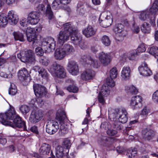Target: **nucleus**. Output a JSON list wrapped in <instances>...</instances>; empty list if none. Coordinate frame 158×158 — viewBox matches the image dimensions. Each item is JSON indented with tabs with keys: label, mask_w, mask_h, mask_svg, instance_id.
<instances>
[{
	"label": "nucleus",
	"mask_w": 158,
	"mask_h": 158,
	"mask_svg": "<svg viewBox=\"0 0 158 158\" xmlns=\"http://www.w3.org/2000/svg\"><path fill=\"white\" fill-rule=\"evenodd\" d=\"M158 10V0H156L149 10L150 12L154 14Z\"/></svg>",
	"instance_id": "ea45409f"
},
{
	"label": "nucleus",
	"mask_w": 158,
	"mask_h": 158,
	"mask_svg": "<svg viewBox=\"0 0 158 158\" xmlns=\"http://www.w3.org/2000/svg\"><path fill=\"white\" fill-rule=\"evenodd\" d=\"M137 52L138 53L143 52L146 50V48L145 47V44H141L138 47L137 49Z\"/></svg>",
	"instance_id": "bf43d9fd"
},
{
	"label": "nucleus",
	"mask_w": 158,
	"mask_h": 158,
	"mask_svg": "<svg viewBox=\"0 0 158 158\" xmlns=\"http://www.w3.org/2000/svg\"><path fill=\"white\" fill-rule=\"evenodd\" d=\"M137 54L138 53L137 51L134 50L129 54L128 56V58L130 60H134Z\"/></svg>",
	"instance_id": "052dcab7"
},
{
	"label": "nucleus",
	"mask_w": 158,
	"mask_h": 158,
	"mask_svg": "<svg viewBox=\"0 0 158 158\" xmlns=\"http://www.w3.org/2000/svg\"><path fill=\"white\" fill-rule=\"evenodd\" d=\"M46 15L50 20L52 19L53 17V12L52 10L50 5L49 4H48L47 6Z\"/></svg>",
	"instance_id": "58836bf2"
},
{
	"label": "nucleus",
	"mask_w": 158,
	"mask_h": 158,
	"mask_svg": "<svg viewBox=\"0 0 158 158\" xmlns=\"http://www.w3.org/2000/svg\"><path fill=\"white\" fill-rule=\"evenodd\" d=\"M64 31L69 32L71 34V39L72 40H75L76 43H78L81 40V37L78 34V31L69 22L63 24L62 27Z\"/></svg>",
	"instance_id": "f03ea898"
},
{
	"label": "nucleus",
	"mask_w": 158,
	"mask_h": 158,
	"mask_svg": "<svg viewBox=\"0 0 158 158\" xmlns=\"http://www.w3.org/2000/svg\"><path fill=\"white\" fill-rule=\"evenodd\" d=\"M35 53L38 56H42L44 53L42 48L40 47H37L35 49Z\"/></svg>",
	"instance_id": "4d7b16f0"
},
{
	"label": "nucleus",
	"mask_w": 158,
	"mask_h": 158,
	"mask_svg": "<svg viewBox=\"0 0 158 158\" xmlns=\"http://www.w3.org/2000/svg\"><path fill=\"white\" fill-rule=\"evenodd\" d=\"M113 78L109 77L107 78L106 82L108 86L111 87H114L115 85V83L113 80Z\"/></svg>",
	"instance_id": "864d4df0"
},
{
	"label": "nucleus",
	"mask_w": 158,
	"mask_h": 158,
	"mask_svg": "<svg viewBox=\"0 0 158 158\" xmlns=\"http://www.w3.org/2000/svg\"><path fill=\"white\" fill-rule=\"evenodd\" d=\"M39 61L41 64L45 66H47L50 62L48 58L44 56L40 57Z\"/></svg>",
	"instance_id": "a18cd8bd"
},
{
	"label": "nucleus",
	"mask_w": 158,
	"mask_h": 158,
	"mask_svg": "<svg viewBox=\"0 0 158 158\" xmlns=\"http://www.w3.org/2000/svg\"><path fill=\"white\" fill-rule=\"evenodd\" d=\"M56 157L57 158H62L64 154V148L62 147L59 146L56 148Z\"/></svg>",
	"instance_id": "2f4dec72"
},
{
	"label": "nucleus",
	"mask_w": 158,
	"mask_h": 158,
	"mask_svg": "<svg viewBox=\"0 0 158 158\" xmlns=\"http://www.w3.org/2000/svg\"><path fill=\"white\" fill-rule=\"evenodd\" d=\"M142 136L145 141L158 142V134H156L155 131L148 127L142 130Z\"/></svg>",
	"instance_id": "20e7f679"
},
{
	"label": "nucleus",
	"mask_w": 158,
	"mask_h": 158,
	"mask_svg": "<svg viewBox=\"0 0 158 158\" xmlns=\"http://www.w3.org/2000/svg\"><path fill=\"white\" fill-rule=\"evenodd\" d=\"M18 76L19 78L21 81L27 82L30 80V78L28 72L25 68H23L19 71Z\"/></svg>",
	"instance_id": "aec40b11"
},
{
	"label": "nucleus",
	"mask_w": 158,
	"mask_h": 158,
	"mask_svg": "<svg viewBox=\"0 0 158 158\" xmlns=\"http://www.w3.org/2000/svg\"><path fill=\"white\" fill-rule=\"evenodd\" d=\"M58 122L55 120L48 121L46 125V131L50 135L55 133L59 128Z\"/></svg>",
	"instance_id": "9b49d317"
},
{
	"label": "nucleus",
	"mask_w": 158,
	"mask_h": 158,
	"mask_svg": "<svg viewBox=\"0 0 158 158\" xmlns=\"http://www.w3.org/2000/svg\"><path fill=\"white\" fill-rule=\"evenodd\" d=\"M110 92L107 85H104L102 86L98 96V99L100 103L102 104H104L105 100L104 97L108 96L110 93Z\"/></svg>",
	"instance_id": "ddd939ff"
},
{
	"label": "nucleus",
	"mask_w": 158,
	"mask_h": 158,
	"mask_svg": "<svg viewBox=\"0 0 158 158\" xmlns=\"http://www.w3.org/2000/svg\"><path fill=\"white\" fill-rule=\"evenodd\" d=\"M2 124L5 125H9L13 128L23 127L24 130H26V126L25 122L22 120V118L18 115H17L13 119V122L4 121L2 122Z\"/></svg>",
	"instance_id": "6e6552de"
},
{
	"label": "nucleus",
	"mask_w": 158,
	"mask_h": 158,
	"mask_svg": "<svg viewBox=\"0 0 158 158\" xmlns=\"http://www.w3.org/2000/svg\"><path fill=\"white\" fill-rule=\"evenodd\" d=\"M148 51L149 53L154 56L155 57L156 56H158V47L153 46L149 47L148 48Z\"/></svg>",
	"instance_id": "c9c22d12"
},
{
	"label": "nucleus",
	"mask_w": 158,
	"mask_h": 158,
	"mask_svg": "<svg viewBox=\"0 0 158 158\" xmlns=\"http://www.w3.org/2000/svg\"><path fill=\"white\" fill-rule=\"evenodd\" d=\"M17 57L24 63L34 64L36 60L34 52L31 50L20 52L17 54Z\"/></svg>",
	"instance_id": "7ed1b4c3"
},
{
	"label": "nucleus",
	"mask_w": 158,
	"mask_h": 158,
	"mask_svg": "<svg viewBox=\"0 0 158 158\" xmlns=\"http://www.w3.org/2000/svg\"><path fill=\"white\" fill-rule=\"evenodd\" d=\"M7 17L8 22L11 24H16L19 21L18 16L15 14L14 11L13 10H11L8 12Z\"/></svg>",
	"instance_id": "b1692460"
},
{
	"label": "nucleus",
	"mask_w": 158,
	"mask_h": 158,
	"mask_svg": "<svg viewBox=\"0 0 158 158\" xmlns=\"http://www.w3.org/2000/svg\"><path fill=\"white\" fill-rule=\"evenodd\" d=\"M140 74L144 76H150L152 75V71L148 67L147 63L144 62L138 68Z\"/></svg>",
	"instance_id": "a211bd4d"
},
{
	"label": "nucleus",
	"mask_w": 158,
	"mask_h": 158,
	"mask_svg": "<svg viewBox=\"0 0 158 158\" xmlns=\"http://www.w3.org/2000/svg\"><path fill=\"white\" fill-rule=\"evenodd\" d=\"M149 12L147 11L141 12L139 16V19L142 20L144 21L149 17Z\"/></svg>",
	"instance_id": "3c124183"
},
{
	"label": "nucleus",
	"mask_w": 158,
	"mask_h": 158,
	"mask_svg": "<svg viewBox=\"0 0 158 158\" xmlns=\"http://www.w3.org/2000/svg\"><path fill=\"white\" fill-rule=\"evenodd\" d=\"M112 139L111 138L105 136H101L98 139V143L101 145L108 147L111 144Z\"/></svg>",
	"instance_id": "5701e85b"
},
{
	"label": "nucleus",
	"mask_w": 158,
	"mask_h": 158,
	"mask_svg": "<svg viewBox=\"0 0 158 158\" xmlns=\"http://www.w3.org/2000/svg\"><path fill=\"white\" fill-rule=\"evenodd\" d=\"M111 56L110 54L106 53L103 52L100 53L99 58L101 63L104 65H107L110 63Z\"/></svg>",
	"instance_id": "4be33fe9"
},
{
	"label": "nucleus",
	"mask_w": 158,
	"mask_h": 158,
	"mask_svg": "<svg viewBox=\"0 0 158 158\" xmlns=\"http://www.w3.org/2000/svg\"><path fill=\"white\" fill-rule=\"evenodd\" d=\"M149 112V110L147 109V107H144L142 110L141 115L143 116L144 119H146L148 115V113Z\"/></svg>",
	"instance_id": "13d9d810"
},
{
	"label": "nucleus",
	"mask_w": 158,
	"mask_h": 158,
	"mask_svg": "<svg viewBox=\"0 0 158 158\" xmlns=\"http://www.w3.org/2000/svg\"><path fill=\"white\" fill-rule=\"evenodd\" d=\"M17 115L14 109H10L5 113L0 114V122L2 124V122H9L8 120H13Z\"/></svg>",
	"instance_id": "9d476101"
},
{
	"label": "nucleus",
	"mask_w": 158,
	"mask_h": 158,
	"mask_svg": "<svg viewBox=\"0 0 158 158\" xmlns=\"http://www.w3.org/2000/svg\"><path fill=\"white\" fill-rule=\"evenodd\" d=\"M42 117V113L41 110H33L30 114L29 120L31 123H35L40 120Z\"/></svg>",
	"instance_id": "2eb2a0df"
},
{
	"label": "nucleus",
	"mask_w": 158,
	"mask_h": 158,
	"mask_svg": "<svg viewBox=\"0 0 158 158\" xmlns=\"http://www.w3.org/2000/svg\"><path fill=\"white\" fill-rule=\"evenodd\" d=\"M152 99L154 102H158V90H156L153 94Z\"/></svg>",
	"instance_id": "69168bd1"
},
{
	"label": "nucleus",
	"mask_w": 158,
	"mask_h": 158,
	"mask_svg": "<svg viewBox=\"0 0 158 158\" xmlns=\"http://www.w3.org/2000/svg\"><path fill=\"white\" fill-rule=\"evenodd\" d=\"M127 112L125 109H122L121 111L118 109H116L112 114L109 115L110 117H113V118L118 119V121L121 123H125L127 120Z\"/></svg>",
	"instance_id": "39448f33"
},
{
	"label": "nucleus",
	"mask_w": 158,
	"mask_h": 158,
	"mask_svg": "<svg viewBox=\"0 0 158 158\" xmlns=\"http://www.w3.org/2000/svg\"><path fill=\"white\" fill-rule=\"evenodd\" d=\"M27 40L29 42H32L33 44L35 43L36 40V33H33L31 34H28L27 35Z\"/></svg>",
	"instance_id": "c03bdc74"
},
{
	"label": "nucleus",
	"mask_w": 158,
	"mask_h": 158,
	"mask_svg": "<svg viewBox=\"0 0 158 158\" xmlns=\"http://www.w3.org/2000/svg\"><path fill=\"white\" fill-rule=\"evenodd\" d=\"M125 34L123 33H117L115 39L117 42H121L122 41L124 37L125 36Z\"/></svg>",
	"instance_id": "09e8293b"
},
{
	"label": "nucleus",
	"mask_w": 158,
	"mask_h": 158,
	"mask_svg": "<svg viewBox=\"0 0 158 158\" xmlns=\"http://www.w3.org/2000/svg\"><path fill=\"white\" fill-rule=\"evenodd\" d=\"M10 83V87L9 89V94L11 95H14L17 92L16 86L14 83Z\"/></svg>",
	"instance_id": "a19ab883"
},
{
	"label": "nucleus",
	"mask_w": 158,
	"mask_h": 158,
	"mask_svg": "<svg viewBox=\"0 0 158 158\" xmlns=\"http://www.w3.org/2000/svg\"><path fill=\"white\" fill-rule=\"evenodd\" d=\"M36 33L35 30L34 28H31L30 27H27L26 30V35L28 34H31L32 33Z\"/></svg>",
	"instance_id": "0e129e2a"
},
{
	"label": "nucleus",
	"mask_w": 158,
	"mask_h": 158,
	"mask_svg": "<svg viewBox=\"0 0 158 158\" xmlns=\"http://www.w3.org/2000/svg\"><path fill=\"white\" fill-rule=\"evenodd\" d=\"M13 35L15 40H19L21 42H24L25 39L24 38L23 34L19 31H14Z\"/></svg>",
	"instance_id": "7c9ffc66"
},
{
	"label": "nucleus",
	"mask_w": 158,
	"mask_h": 158,
	"mask_svg": "<svg viewBox=\"0 0 158 158\" xmlns=\"http://www.w3.org/2000/svg\"><path fill=\"white\" fill-rule=\"evenodd\" d=\"M99 23L100 25L103 27H106L110 26L112 22L111 17L110 15H107L104 20H100L99 18Z\"/></svg>",
	"instance_id": "bb28decb"
},
{
	"label": "nucleus",
	"mask_w": 158,
	"mask_h": 158,
	"mask_svg": "<svg viewBox=\"0 0 158 158\" xmlns=\"http://www.w3.org/2000/svg\"><path fill=\"white\" fill-rule=\"evenodd\" d=\"M125 90L126 92L133 95L137 94L138 91L136 88L133 85L130 86H126L125 87Z\"/></svg>",
	"instance_id": "f704fd0d"
},
{
	"label": "nucleus",
	"mask_w": 158,
	"mask_h": 158,
	"mask_svg": "<svg viewBox=\"0 0 158 158\" xmlns=\"http://www.w3.org/2000/svg\"><path fill=\"white\" fill-rule=\"evenodd\" d=\"M61 48L65 53L66 55L72 54L75 51L73 47L67 44L61 45Z\"/></svg>",
	"instance_id": "c85d7f7f"
},
{
	"label": "nucleus",
	"mask_w": 158,
	"mask_h": 158,
	"mask_svg": "<svg viewBox=\"0 0 158 158\" xmlns=\"http://www.w3.org/2000/svg\"><path fill=\"white\" fill-rule=\"evenodd\" d=\"M70 36L71 34H69V32L61 31L57 36V43L60 45V46L63 45L69 40Z\"/></svg>",
	"instance_id": "dca6fc26"
},
{
	"label": "nucleus",
	"mask_w": 158,
	"mask_h": 158,
	"mask_svg": "<svg viewBox=\"0 0 158 158\" xmlns=\"http://www.w3.org/2000/svg\"><path fill=\"white\" fill-rule=\"evenodd\" d=\"M82 32L86 37L88 38L94 35L96 33V31L91 26L89 25L83 30Z\"/></svg>",
	"instance_id": "a878e982"
},
{
	"label": "nucleus",
	"mask_w": 158,
	"mask_h": 158,
	"mask_svg": "<svg viewBox=\"0 0 158 158\" xmlns=\"http://www.w3.org/2000/svg\"><path fill=\"white\" fill-rule=\"evenodd\" d=\"M121 123V122L118 121H114L113 124V127L117 130L122 129L123 128V126Z\"/></svg>",
	"instance_id": "603ef678"
},
{
	"label": "nucleus",
	"mask_w": 158,
	"mask_h": 158,
	"mask_svg": "<svg viewBox=\"0 0 158 158\" xmlns=\"http://www.w3.org/2000/svg\"><path fill=\"white\" fill-rule=\"evenodd\" d=\"M71 0H54L53 2L52 6L55 9H58L61 8L68 12L71 11V9L66 5L69 3Z\"/></svg>",
	"instance_id": "1a4fd4ad"
},
{
	"label": "nucleus",
	"mask_w": 158,
	"mask_h": 158,
	"mask_svg": "<svg viewBox=\"0 0 158 158\" xmlns=\"http://www.w3.org/2000/svg\"><path fill=\"white\" fill-rule=\"evenodd\" d=\"M20 24L23 27H27L28 23V19L27 20L26 19H22L19 22Z\"/></svg>",
	"instance_id": "338daca9"
},
{
	"label": "nucleus",
	"mask_w": 158,
	"mask_h": 158,
	"mask_svg": "<svg viewBox=\"0 0 158 158\" xmlns=\"http://www.w3.org/2000/svg\"><path fill=\"white\" fill-rule=\"evenodd\" d=\"M71 142L70 140L68 139H65L63 141L62 145V147L64 148L66 153L69 152V149L71 146Z\"/></svg>",
	"instance_id": "473e14b6"
},
{
	"label": "nucleus",
	"mask_w": 158,
	"mask_h": 158,
	"mask_svg": "<svg viewBox=\"0 0 158 158\" xmlns=\"http://www.w3.org/2000/svg\"><path fill=\"white\" fill-rule=\"evenodd\" d=\"M40 13L36 11H32L28 15L27 17L28 23L31 25L37 24L39 22Z\"/></svg>",
	"instance_id": "f3484780"
},
{
	"label": "nucleus",
	"mask_w": 158,
	"mask_h": 158,
	"mask_svg": "<svg viewBox=\"0 0 158 158\" xmlns=\"http://www.w3.org/2000/svg\"><path fill=\"white\" fill-rule=\"evenodd\" d=\"M124 26L122 23H119L116 25L114 29L117 33H123L125 34L124 31Z\"/></svg>",
	"instance_id": "49530a36"
},
{
	"label": "nucleus",
	"mask_w": 158,
	"mask_h": 158,
	"mask_svg": "<svg viewBox=\"0 0 158 158\" xmlns=\"http://www.w3.org/2000/svg\"><path fill=\"white\" fill-rule=\"evenodd\" d=\"M41 46L46 52H52L55 48L56 41L53 38L49 37L43 39L41 43Z\"/></svg>",
	"instance_id": "423d86ee"
},
{
	"label": "nucleus",
	"mask_w": 158,
	"mask_h": 158,
	"mask_svg": "<svg viewBox=\"0 0 158 158\" xmlns=\"http://www.w3.org/2000/svg\"><path fill=\"white\" fill-rule=\"evenodd\" d=\"M118 74L117 70L116 68H113L110 70V77L116 78Z\"/></svg>",
	"instance_id": "6e6d98bb"
},
{
	"label": "nucleus",
	"mask_w": 158,
	"mask_h": 158,
	"mask_svg": "<svg viewBox=\"0 0 158 158\" xmlns=\"http://www.w3.org/2000/svg\"><path fill=\"white\" fill-rule=\"evenodd\" d=\"M130 72L131 69L129 67L124 66L121 72V76L122 78L126 80L129 79L130 77Z\"/></svg>",
	"instance_id": "c756f323"
},
{
	"label": "nucleus",
	"mask_w": 158,
	"mask_h": 158,
	"mask_svg": "<svg viewBox=\"0 0 158 158\" xmlns=\"http://www.w3.org/2000/svg\"><path fill=\"white\" fill-rule=\"evenodd\" d=\"M141 30L144 33H149L151 31V26L148 23H144L141 27Z\"/></svg>",
	"instance_id": "e433bc0d"
},
{
	"label": "nucleus",
	"mask_w": 158,
	"mask_h": 158,
	"mask_svg": "<svg viewBox=\"0 0 158 158\" xmlns=\"http://www.w3.org/2000/svg\"><path fill=\"white\" fill-rule=\"evenodd\" d=\"M33 88L34 93L36 97H43L47 93L46 88L41 85L34 84Z\"/></svg>",
	"instance_id": "f8f14e48"
},
{
	"label": "nucleus",
	"mask_w": 158,
	"mask_h": 158,
	"mask_svg": "<svg viewBox=\"0 0 158 158\" xmlns=\"http://www.w3.org/2000/svg\"><path fill=\"white\" fill-rule=\"evenodd\" d=\"M50 70L57 77L63 78L66 76V72L65 69L63 66L56 63L52 65Z\"/></svg>",
	"instance_id": "0eeeda50"
},
{
	"label": "nucleus",
	"mask_w": 158,
	"mask_h": 158,
	"mask_svg": "<svg viewBox=\"0 0 158 158\" xmlns=\"http://www.w3.org/2000/svg\"><path fill=\"white\" fill-rule=\"evenodd\" d=\"M8 22L7 17L5 14L2 13L0 15V26L3 27L7 25Z\"/></svg>",
	"instance_id": "72a5a7b5"
},
{
	"label": "nucleus",
	"mask_w": 158,
	"mask_h": 158,
	"mask_svg": "<svg viewBox=\"0 0 158 158\" xmlns=\"http://www.w3.org/2000/svg\"><path fill=\"white\" fill-rule=\"evenodd\" d=\"M66 55L65 53L61 48L56 49L54 53L55 58L56 60H63Z\"/></svg>",
	"instance_id": "cd10ccee"
},
{
	"label": "nucleus",
	"mask_w": 158,
	"mask_h": 158,
	"mask_svg": "<svg viewBox=\"0 0 158 158\" xmlns=\"http://www.w3.org/2000/svg\"><path fill=\"white\" fill-rule=\"evenodd\" d=\"M142 100V98L140 96H136L132 97L130 102V106L133 110L139 108L141 106V102Z\"/></svg>",
	"instance_id": "6ab92c4d"
},
{
	"label": "nucleus",
	"mask_w": 158,
	"mask_h": 158,
	"mask_svg": "<svg viewBox=\"0 0 158 158\" xmlns=\"http://www.w3.org/2000/svg\"><path fill=\"white\" fill-rule=\"evenodd\" d=\"M117 132L116 131L113 129H108L106 131L107 134L110 136H113L117 134Z\"/></svg>",
	"instance_id": "e2e57ef3"
},
{
	"label": "nucleus",
	"mask_w": 158,
	"mask_h": 158,
	"mask_svg": "<svg viewBox=\"0 0 158 158\" xmlns=\"http://www.w3.org/2000/svg\"><path fill=\"white\" fill-rule=\"evenodd\" d=\"M51 146L49 144L44 143L42 144L39 150V152L40 155H48L50 152Z\"/></svg>",
	"instance_id": "393cba45"
},
{
	"label": "nucleus",
	"mask_w": 158,
	"mask_h": 158,
	"mask_svg": "<svg viewBox=\"0 0 158 158\" xmlns=\"http://www.w3.org/2000/svg\"><path fill=\"white\" fill-rule=\"evenodd\" d=\"M69 72L73 75H77L79 73L78 66L75 61L69 60L67 66Z\"/></svg>",
	"instance_id": "4468645a"
},
{
	"label": "nucleus",
	"mask_w": 158,
	"mask_h": 158,
	"mask_svg": "<svg viewBox=\"0 0 158 158\" xmlns=\"http://www.w3.org/2000/svg\"><path fill=\"white\" fill-rule=\"evenodd\" d=\"M137 153V150L136 148H131L127 150V154L129 158H132V157L135 156Z\"/></svg>",
	"instance_id": "79ce46f5"
},
{
	"label": "nucleus",
	"mask_w": 158,
	"mask_h": 158,
	"mask_svg": "<svg viewBox=\"0 0 158 158\" xmlns=\"http://www.w3.org/2000/svg\"><path fill=\"white\" fill-rule=\"evenodd\" d=\"M89 60L91 61V65L94 68H98L100 66V63L98 60H94L91 57L89 58Z\"/></svg>",
	"instance_id": "de8ad7c7"
},
{
	"label": "nucleus",
	"mask_w": 158,
	"mask_h": 158,
	"mask_svg": "<svg viewBox=\"0 0 158 158\" xmlns=\"http://www.w3.org/2000/svg\"><path fill=\"white\" fill-rule=\"evenodd\" d=\"M19 110L23 114H25L29 111L30 108L27 105H23L19 107Z\"/></svg>",
	"instance_id": "8fccbe9b"
},
{
	"label": "nucleus",
	"mask_w": 158,
	"mask_h": 158,
	"mask_svg": "<svg viewBox=\"0 0 158 158\" xmlns=\"http://www.w3.org/2000/svg\"><path fill=\"white\" fill-rule=\"evenodd\" d=\"M95 75L94 71L91 69H86L81 74V78L85 81L93 79Z\"/></svg>",
	"instance_id": "412c9836"
},
{
	"label": "nucleus",
	"mask_w": 158,
	"mask_h": 158,
	"mask_svg": "<svg viewBox=\"0 0 158 158\" xmlns=\"http://www.w3.org/2000/svg\"><path fill=\"white\" fill-rule=\"evenodd\" d=\"M78 88L74 85H69L67 88V90L70 92L74 93L77 92Z\"/></svg>",
	"instance_id": "5fc2aeb1"
},
{
	"label": "nucleus",
	"mask_w": 158,
	"mask_h": 158,
	"mask_svg": "<svg viewBox=\"0 0 158 158\" xmlns=\"http://www.w3.org/2000/svg\"><path fill=\"white\" fill-rule=\"evenodd\" d=\"M30 130L31 131L34 133L36 135L39 134L37 127L36 126H33L32 127L30 128Z\"/></svg>",
	"instance_id": "774afa93"
},
{
	"label": "nucleus",
	"mask_w": 158,
	"mask_h": 158,
	"mask_svg": "<svg viewBox=\"0 0 158 158\" xmlns=\"http://www.w3.org/2000/svg\"><path fill=\"white\" fill-rule=\"evenodd\" d=\"M101 41L102 44L106 46H109L110 44L111 41L109 38L105 35L102 37Z\"/></svg>",
	"instance_id": "37998d69"
},
{
	"label": "nucleus",
	"mask_w": 158,
	"mask_h": 158,
	"mask_svg": "<svg viewBox=\"0 0 158 158\" xmlns=\"http://www.w3.org/2000/svg\"><path fill=\"white\" fill-rule=\"evenodd\" d=\"M56 118L59 122L60 125L59 134L61 136L65 135L68 132V126L65 123L67 120L65 112L63 110H59L56 113Z\"/></svg>",
	"instance_id": "f257e3e1"
},
{
	"label": "nucleus",
	"mask_w": 158,
	"mask_h": 158,
	"mask_svg": "<svg viewBox=\"0 0 158 158\" xmlns=\"http://www.w3.org/2000/svg\"><path fill=\"white\" fill-rule=\"evenodd\" d=\"M39 74L43 78L47 80L48 79L49 75L47 71L43 68H41L40 69L39 72Z\"/></svg>",
	"instance_id": "4c0bfd02"
},
{
	"label": "nucleus",
	"mask_w": 158,
	"mask_h": 158,
	"mask_svg": "<svg viewBox=\"0 0 158 158\" xmlns=\"http://www.w3.org/2000/svg\"><path fill=\"white\" fill-rule=\"evenodd\" d=\"M36 10L38 12V13H39L41 11L44 12L45 10V7L44 5L42 4L39 5L36 7Z\"/></svg>",
	"instance_id": "680f3d73"
}]
</instances>
